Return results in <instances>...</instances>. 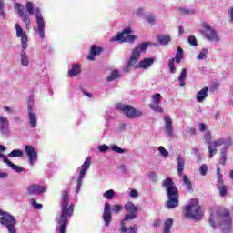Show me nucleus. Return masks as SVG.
<instances>
[{
    "label": "nucleus",
    "instance_id": "f257e3e1",
    "mask_svg": "<svg viewBox=\"0 0 233 233\" xmlns=\"http://www.w3.org/2000/svg\"><path fill=\"white\" fill-rule=\"evenodd\" d=\"M62 213L56 218V223L59 225V233H65L66 225H68V218L74 214V204H70V196L68 191L62 192Z\"/></svg>",
    "mask_w": 233,
    "mask_h": 233
},
{
    "label": "nucleus",
    "instance_id": "f03ea898",
    "mask_svg": "<svg viewBox=\"0 0 233 233\" xmlns=\"http://www.w3.org/2000/svg\"><path fill=\"white\" fill-rule=\"evenodd\" d=\"M209 225L216 228L217 225L220 226L223 233H229L232 230V218L227 209H219L215 216L209 218Z\"/></svg>",
    "mask_w": 233,
    "mask_h": 233
},
{
    "label": "nucleus",
    "instance_id": "7ed1b4c3",
    "mask_svg": "<svg viewBox=\"0 0 233 233\" xmlns=\"http://www.w3.org/2000/svg\"><path fill=\"white\" fill-rule=\"evenodd\" d=\"M162 187L166 188L167 192L168 200L167 202V207L168 208H176L179 206V195L177 194V187L172 181V178H167L163 181Z\"/></svg>",
    "mask_w": 233,
    "mask_h": 233
},
{
    "label": "nucleus",
    "instance_id": "20e7f679",
    "mask_svg": "<svg viewBox=\"0 0 233 233\" xmlns=\"http://www.w3.org/2000/svg\"><path fill=\"white\" fill-rule=\"evenodd\" d=\"M184 216L189 219L197 220L203 218V210H201V207L198 204V198L191 199L189 205L185 207Z\"/></svg>",
    "mask_w": 233,
    "mask_h": 233
},
{
    "label": "nucleus",
    "instance_id": "39448f33",
    "mask_svg": "<svg viewBox=\"0 0 233 233\" xmlns=\"http://www.w3.org/2000/svg\"><path fill=\"white\" fill-rule=\"evenodd\" d=\"M218 147H224V148L221 151V159L220 163L221 165H225L227 161V154L225 153L227 150V142H225V139L220 138L217 141L210 142L208 146V152H209V157L212 158L216 154H218Z\"/></svg>",
    "mask_w": 233,
    "mask_h": 233
},
{
    "label": "nucleus",
    "instance_id": "423d86ee",
    "mask_svg": "<svg viewBox=\"0 0 233 233\" xmlns=\"http://www.w3.org/2000/svg\"><path fill=\"white\" fill-rule=\"evenodd\" d=\"M124 208L127 212V214L125 215V218L123 220H121L120 225H121V232L127 233V228L125 227V221H130L137 218V207H136L132 202H127L124 206Z\"/></svg>",
    "mask_w": 233,
    "mask_h": 233
},
{
    "label": "nucleus",
    "instance_id": "0eeeda50",
    "mask_svg": "<svg viewBox=\"0 0 233 233\" xmlns=\"http://www.w3.org/2000/svg\"><path fill=\"white\" fill-rule=\"evenodd\" d=\"M148 45L149 43H142L137 45V46L133 50L130 60L127 67L124 68V72H129L128 68L134 66V65L139 61V57H141V52H145V50L148 48Z\"/></svg>",
    "mask_w": 233,
    "mask_h": 233
},
{
    "label": "nucleus",
    "instance_id": "6e6552de",
    "mask_svg": "<svg viewBox=\"0 0 233 233\" xmlns=\"http://www.w3.org/2000/svg\"><path fill=\"white\" fill-rule=\"evenodd\" d=\"M130 34H132V28L127 27L122 33H118L116 36L112 37L110 43H114V41H120V43H134V41L137 39V36Z\"/></svg>",
    "mask_w": 233,
    "mask_h": 233
},
{
    "label": "nucleus",
    "instance_id": "1a4fd4ad",
    "mask_svg": "<svg viewBox=\"0 0 233 233\" xmlns=\"http://www.w3.org/2000/svg\"><path fill=\"white\" fill-rule=\"evenodd\" d=\"M117 108L123 112L127 117H129V119H135V117H141V116H143V112L137 111L127 105L118 104Z\"/></svg>",
    "mask_w": 233,
    "mask_h": 233
},
{
    "label": "nucleus",
    "instance_id": "9d476101",
    "mask_svg": "<svg viewBox=\"0 0 233 233\" xmlns=\"http://www.w3.org/2000/svg\"><path fill=\"white\" fill-rule=\"evenodd\" d=\"M0 223L1 225L7 227L9 233H17V230H15V224L17 222L15 221V218H14L12 215H4L2 218H0Z\"/></svg>",
    "mask_w": 233,
    "mask_h": 233
},
{
    "label": "nucleus",
    "instance_id": "9b49d317",
    "mask_svg": "<svg viewBox=\"0 0 233 233\" xmlns=\"http://www.w3.org/2000/svg\"><path fill=\"white\" fill-rule=\"evenodd\" d=\"M202 26L204 28L202 35L206 37V39H208V41H215L216 43L219 41V35H218V33L216 30H214V28H212V26H210V25L203 23Z\"/></svg>",
    "mask_w": 233,
    "mask_h": 233
},
{
    "label": "nucleus",
    "instance_id": "f8f14e48",
    "mask_svg": "<svg viewBox=\"0 0 233 233\" xmlns=\"http://www.w3.org/2000/svg\"><path fill=\"white\" fill-rule=\"evenodd\" d=\"M91 164H92V158L87 157L81 167L82 169L80 170V177L77 180L76 194L79 192V190H81V185H83V179L85 178L86 170L90 168Z\"/></svg>",
    "mask_w": 233,
    "mask_h": 233
},
{
    "label": "nucleus",
    "instance_id": "ddd939ff",
    "mask_svg": "<svg viewBox=\"0 0 233 233\" xmlns=\"http://www.w3.org/2000/svg\"><path fill=\"white\" fill-rule=\"evenodd\" d=\"M15 28L16 30V37H21L22 48L26 50L28 48V35H26V33L23 31V27H21L19 24H15Z\"/></svg>",
    "mask_w": 233,
    "mask_h": 233
},
{
    "label": "nucleus",
    "instance_id": "4468645a",
    "mask_svg": "<svg viewBox=\"0 0 233 233\" xmlns=\"http://www.w3.org/2000/svg\"><path fill=\"white\" fill-rule=\"evenodd\" d=\"M181 59H183V48L177 47L175 58L170 59L168 63L171 74H176V66L174 65L175 63H181Z\"/></svg>",
    "mask_w": 233,
    "mask_h": 233
},
{
    "label": "nucleus",
    "instance_id": "2eb2a0df",
    "mask_svg": "<svg viewBox=\"0 0 233 233\" xmlns=\"http://www.w3.org/2000/svg\"><path fill=\"white\" fill-rule=\"evenodd\" d=\"M15 8L17 11V14L19 17L24 21L26 30H30V16L27 13L25 14V6L21 4H15Z\"/></svg>",
    "mask_w": 233,
    "mask_h": 233
},
{
    "label": "nucleus",
    "instance_id": "dca6fc26",
    "mask_svg": "<svg viewBox=\"0 0 233 233\" xmlns=\"http://www.w3.org/2000/svg\"><path fill=\"white\" fill-rule=\"evenodd\" d=\"M36 12V24H37V32L41 39H45V19L39 11V8L35 9Z\"/></svg>",
    "mask_w": 233,
    "mask_h": 233
},
{
    "label": "nucleus",
    "instance_id": "f3484780",
    "mask_svg": "<svg viewBox=\"0 0 233 233\" xmlns=\"http://www.w3.org/2000/svg\"><path fill=\"white\" fill-rule=\"evenodd\" d=\"M153 103L149 105L150 109L154 110V112H158L160 114H163V107L159 106L161 104V94L157 93L152 96Z\"/></svg>",
    "mask_w": 233,
    "mask_h": 233
},
{
    "label": "nucleus",
    "instance_id": "a211bd4d",
    "mask_svg": "<svg viewBox=\"0 0 233 233\" xmlns=\"http://www.w3.org/2000/svg\"><path fill=\"white\" fill-rule=\"evenodd\" d=\"M25 152L29 158V165L34 167V164L37 161V151H35V148L32 146H25Z\"/></svg>",
    "mask_w": 233,
    "mask_h": 233
},
{
    "label": "nucleus",
    "instance_id": "6ab92c4d",
    "mask_svg": "<svg viewBox=\"0 0 233 233\" xmlns=\"http://www.w3.org/2000/svg\"><path fill=\"white\" fill-rule=\"evenodd\" d=\"M103 219L106 227H108L112 221V211H110V204L108 202H106L104 205Z\"/></svg>",
    "mask_w": 233,
    "mask_h": 233
},
{
    "label": "nucleus",
    "instance_id": "aec40b11",
    "mask_svg": "<svg viewBox=\"0 0 233 233\" xmlns=\"http://www.w3.org/2000/svg\"><path fill=\"white\" fill-rule=\"evenodd\" d=\"M164 122L166 134L168 137H172L174 136V127L172 126V118L170 116H164Z\"/></svg>",
    "mask_w": 233,
    "mask_h": 233
},
{
    "label": "nucleus",
    "instance_id": "412c9836",
    "mask_svg": "<svg viewBox=\"0 0 233 233\" xmlns=\"http://www.w3.org/2000/svg\"><path fill=\"white\" fill-rule=\"evenodd\" d=\"M0 158H2L3 162L6 163L7 167H10L12 170H15L18 174H21V172H23V167L9 161L6 155L0 154Z\"/></svg>",
    "mask_w": 233,
    "mask_h": 233
},
{
    "label": "nucleus",
    "instance_id": "4be33fe9",
    "mask_svg": "<svg viewBox=\"0 0 233 233\" xmlns=\"http://www.w3.org/2000/svg\"><path fill=\"white\" fill-rule=\"evenodd\" d=\"M46 188L35 184H33L27 187V192L30 195L43 194V192H46Z\"/></svg>",
    "mask_w": 233,
    "mask_h": 233
},
{
    "label": "nucleus",
    "instance_id": "5701e85b",
    "mask_svg": "<svg viewBox=\"0 0 233 233\" xmlns=\"http://www.w3.org/2000/svg\"><path fill=\"white\" fill-rule=\"evenodd\" d=\"M154 61H156V58H144L139 62L138 66H135V68H144L147 70V68H150V66L154 65Z\"/></svg>",
    "mask_w": 233,
    "mask_h": 233
},
{
    "label": "nucleus",
    "instance_id": "b1692460",
    "mask_svg": "<svg viewBox=\"0 0 233 233\" xmlns=\"http://www.w3.org/2000/svg\"><path fill=\"white\" fill-rule=\"evenodd\" d=\"M218 188L219 189L220 196L225 197L227 196V187L223 185V176L221 175L219 169H218Z\"/></svg>",
    "mask_w": 233,
    "mask_h": 233
},
{
    "label": "nucleus",
    "instance_id": "393cba45",
    "mask_svg": "<svg viewBox=\"0 0 233 233\" xmlns=\"http://www.w3.org/2000/svg\"><path fill=\"white\" fill-rule=\"evenodd\" d=\"M28 112H29V123L32 127V128H35L37 125V116H35V113H34V110L32 109V104H28Z\"/></svg>",
    "mask_w": 233,
    "mask_h": 233
},
{
    "label": "nucleus",
    "instance_id": "a878e982",
    "mask_svg": "<svg viewBox=\"0 0 233 233\" xmlns=\"http://www.w3.org/2000/svg\"><path fill=\"white\" fill-rule=\"evenodd\" d=\"M8 127H10V122L6 116L0 117V130L2 134H7Z\"/></svg>",
    "mask_w": 233,
    "mask_h": 233
},
{
    "label": "nucleus",
    "instance_id": "bb28decb",
    "mask_svg": "<svg viewBox=\"0 0 233 233\" xmlns=\"http://www.w3.org/2000/svg\"><path fill=\"white\" fill-rule=\"evenodd\" d=\"M196 97L198 103H203V101L208 97V87H203L200 91L198 92Z\"/></svg>",
    "mask_w": 233,
    "mask_h": 233
},
{
    "label": "nucleus",
    "instance_id": "cd10ccee",
    "mask_svg": "<svg viewBox=\"0 0 233 233\" xmlns=\"http://www.w3.org/2000/svg\"><path fill=\"white\" fill-rule=\"evenodd\" d=\"M177 174L178 176L181 177L183 176V170H185V158L183 157V156L178 155L177 157Z\"/></svg>",
    "mask_w": 233,
    "mask_h": 233
},
{
    "label": "nucleus",
    "instance_id": "c85d7f7f",
    "mask_svg": "<svg viewBox=\"0 0 233 233\" xmlns=\"http://www.w3.org/2000/svg\"><path fill=\"white\" fill-rule=\"evenodd\" d=\"M81 74V66L79 64H74L71 69L68 70V77H76Z\"/></svg>",
    "mask_w": 233,
    "mask_h": 233
},
{
    "label": "nucleus",
    "instance_id": "c756f323",
    "mask_svg": "<svg viewBox=\"0 0 233 233\" xmlns=\"http://www.w3.org/2000/svg\"><path fill=\"white\" fill-rule=\"evenodd\" d=\"M101 54V47H97L96 46H93L91 47L90 55L87 56L88 61H94L95 56H99Z\"/></svg>",
    "mask_w": 233,
    "mask_h": 233
},
{
    "label": "nucleus",
    "instance_id": "7c9ffc66",
    "mask_svg": "<svg viewBox=\"0 0 233 233\" xmlns=\"http://www.w3.org/2000/svg\"><path fill=\"white\" fill-rule=\"evenodd\" d=\"M26 49L22 48L20 53V59L23 66H28L30 60L28 59V55L25 52Z\"/></svg>",
    "mask_w": 233,
    "mask_h": 233
},
{
    "label": "nucleus",
    "instance_id": "2f4dec72",
    "mask_svg": "<svg viewBox=\"0 0 233 233\" xmlns=\"http://www.w3.org/2000/svg\"><path fill=\"white\" fill-rule=\"evenodd\" d=\"M170 35H160L157 36V41L160 45H168L170 43Z\"/></svg>",
    "mask_w": 233,
    "mask_h": 233
},
{
    "label": "nucleus",
    "instance_id": "473e14b6",
    "mask_svg": "<svg viewBox=\"0 0 233 233\" xmlns=\"http://www.w3.org/2000/svg\"><path fill=\"white\" fill-rule=\"evenodd\" d=\"M174 223V220L172 218H167L164 222V230L163 233H170V229L172 228V225Z\"/></svg>",
    "mask_w": 233,
    "mask_h": 233
},
{
    "label": "nucleus",
    "instance_id": "72a5a7b5",
    "mask_svg": "<svg viewBox=\"0 0 233 233\" xmlns=\"http://www.w3.org/2000/svg\"><path fill=\"white\" fill-rule=\"evenodd\" d=\"M185 79H187V68H182L180 76L178 77V81L180 83V86H185Z\"/></svg>",
    "mask_w": 233,
    "mask_h": 233
},
{
    "label": "nucleus",
    "instance_id": "f704fd0d",
    "mask_svg": "<svg viewBox=\"0 0 233 233\" xmlns=\"http://www.w3.org/2000/svg\"><path fill=\"white\" fill-rule=\"evenodd\" d=\"M183 183L186 185L187 190L188 192H192V183L190 182V179L186 175L183 177Z\"/></svg>",
    "mask_w": 233,
    "mask_h": 233
},
{
    "label": "nucleus",
    "instance_id": "c9c22d12",
    "mask_svg": "<svg viewBox=\"0 0 233 233\" xmlns=\"http://www.w3.org/2000/svg\"><path fill=\"white\" fill-rule=\"evenodd\" d=\"M117 77H119V71L113 70L111 75L107 76V81H115V79H117Z\"/></svg>",
    "mask_w": 233,
    "mask_h": 233
},
{
    "label": "nucleus",
    "instance_id": "e433bc0d",
    "mask_svg": "<svg viewBox=\"0 0 233 233\" xmlns=\"http://www.w3.org/2000/svg\"><path fill=\"white\" fill-rule=\"evenodd\" d=\"M9 157H21L23 156V151L19 149H15L11 153H9Z\"/></svg>",
    "mask_w": 233,
    "mask_h": 233
},
{
    "label": "nucleus",
    "instance_id": "4c0bfd02",
    "mask_svg": "<svg viewBox=\"0 0 233 233\" xmlns=\"http://www.w3.org/2000/svg\"><path fill=\"white\" fill-rule=\"evenodd\" d=\"M111 150H113V152H116L117 154H125V152H127V149H123L119 147L117 145H112Z\"/></svg>",
    "mask_w": 233,
    "mask_h": 233
},
{
    "label": "nucleus",
    "instance_id": "58836bf2",
    "mask_svg": "<svg viewBox=\"0 0 233 233\" xmlns=\"http://www.w3.org/2000/svg\"><path fill=\"white\" fill-rule=\"evenodd\" d=\"M208 56V49H202L198 56V61H202Z\"/></svg>",
    "mask_w": 233,
    "mask_h": 233
},
{
    "label": "nucleus",
    "instance_id": "ea45409f",
    "mask_svg": "<svg viewBox=\"0 0 233 233\" xmlns=\"http://www.w3.org/2000/svg\"><path fill=\"white\" fill-rule=\"evenodd\" d=\"M31 205L35 208L36 210H41L43 208V204H38L35 198L31 199Z\"/></svg>",
    "mask_w": 233,
    "mask_h": 233
},
{
    "label": "nucleus",
    "instance_id": "a19ab883",
    "mask_svg": "<svg viewBox=\"0 0 233 233\" xmlns=\"http://www.w3.org/2000/svg\"><path fill=\"white\" fill-rule=\"evenodd\" d=\"M114 194H115L114 190L109 189V190L106 191L103 194V196H104L105 199H112L114 198Z\"/></svg>",
    "mask_w": 233,
    "mask_h": 233
},
{
    "label": "nucleus",
    "instance_id": "79ce46f5",
    "mask_svg": "<svg viewBox=\"0 0 233 233\" xmlns=\"http://www.w3.org/2000/svg\"><path fill=\"white\" fill-rule=\"evenodd\" d=\"M26 10L29 14V15H32L34 14V3L27 2L25 5Z\"/></svg>",
    "mask_w": 233,
    "mask_h": 233
},
{
    "label": "nucleus",
    "instance_id": "37998d69",
    "mask_svg": "<svg viewBox=\"0 0 233 233\" xmlns=\"http://www.w3.org/2000/svg\"><path fill=\"white\" fill-rule=\"evenodd\" d=\"M207 172H208V167L204 164L199 167V173L201 176H207Z\"/></svg>",
    "mask_w": 233,
    "mask_h": 233
},
{
    "label": "nucleus",
    "instance_id": "c03bdc74",
    "mask_svg": "<svg viewBox=\"0 0 233 233\" xmlns=\"http://www.w3.org/2000/svg\"><path fill=\"white\" fill-rule=\"evenodd\" d=\"M188 43L192 46H198V40L196 39V36H194V35H190L188 37Z\"/></svg>",
    "mask_w": 233,
    "mask_h": 233
},
{
    "label": "nucleus",
    "instance_id": "a18cd8bd",
    "mask_svg": "<svg viewBox=\"0 0 233 233\" xmlns=\"http://www.w3.org/2000/svg\"><path fill=\"white\" fill-rule=\"evenodd\" d=\"M158 151L163 157H168V151H167V149H165L162 146L158 147Z\"/></svg>",
    "mask_w": 233,
    "mask_h": 233
},
{
    "label": "nucleus",
    "instance_id": "49530a36",
    "mask_svg": "<svg viewBox=\"0 0 233 233\" xmlns=\"http://www.w3.org/2000/svg\"><path fill=\"white\" fill-rule=\"evenodd\" d=\"M121 210H123L122 205H115L112 209V211L115 212L116 214H117L118 212H121Z\"/></svg>",
    "mask_w": 233,
    "mask_h": 233
},
{
    "label": "nucleus",
    "instance_id": "de8ad7c7",
    "mask_svg": "<svg viewBox=\"0 0 233 233\" xmlns=\"http://www.w3.org/2000/svg\"><path fill=\"white\" fill-rule=\"evenodd\" d=\"M127 233H137V225L131 226L129 229H127Z\"/></svg>",
    "mask_w": 233,
    "mask_h": 233
},
{
    "label": "nucleus",
    "instance_id": "09e8293b",
    "mask_svg": "<svg viewBox=\"0 0 233 233\" xmlns=\"http://www.w3.org/2000/svg\"><path fill=\"white\" fill-rule=\"evenodd\" d=\"M147 21L150 25H155V23H156V19H154V16L152 15H149L147 16Z\"/></svg>",
    "mask_w": 233,
    "mask_h": 233
},
{
    "label": "nucleus",
    "instance_id": "8fccbe9b",
    "mask_svg": "<svg viewBox=\"0 0 233 233\" xmlns=\"http://www.w3.org/2000/svg\"><path fill=\"white\" fill-rule=\"evenodd\" d=\"M204 137H205L207 143H209V141H212V136L208 132L205 134Z\"/></svg>",
    "mask_w": 233,
    "mask_h": 233
},
{
    "label": "nucleus",
    "instance_id": "3c124183",
    "mask_svg": "<svg viewBox=\"0 0 233 233\" xmlns=\"http://www.w3.org/2000/svg\"><path fill=\"white\" fill-rule=\"evenodd\" d=\"M5 9V3L3 2V0H0V15H3V14H5V12L3 11Z\"/></svg>",
    "mask_w": 233,
    "mask_h": 233
},
{
    "label": "nucleus",
    "instance_id": "603ef678",
    "mask_svg": "<svg viewBox=\"0 0 233 233\" xmlns=\"http://www.w3.org/2000/svg\"><path fill=\"white\" fill-rule=\"evenodd\" d=\"M98 148H99L100 152H106V150H108V146L101 145V146H99Z\"/></svg>",
    "mask_w": 233,
    "mask_h": 233
},
{
    "label": "nucleus",
    "instance_id": "864d4df0",
    "mask_svg": "<svg viewBox=\"0 0 233 233\" xmlns=\"http://www.w3.org/2000/svg\"><path fill=\"white\" fill-rule=\"evenodd\" d=\"M199 130H201V132H205V130H207V125H205L204 123H200Z\"/></svg>",
    "mask_w": 233,
    "mask_h": 233
},
{
    "label": "nucleus",
    "instance_id": "5fc2aeb1",
    "mask_svg": "<svg viewBox=\"0 0 233 233\" xmlns=\"http://www.w3.org/2000/svg\"><path fill=\"white\" fill-rule=\"evenodd\" d=\"M130 196L132 198H137L138 193H137V191L136 189H132L131 192H130Z\"/></svg>",
    "mask_w": 233,
    "mask_h": 233
},
{
    "label": "nucleus",
    "instance_id": "6e6d98bb",
    "mask_svg": "<svg viewBox=\"0 0 233 233\" xmlns=\"http://www.w3.org/2000/svg\"><path fill=\"white\" fill-rule=\"evenodd\" d=\"M180 12L181 14H190V10H188L187 8H180Z\"/></svg>",
    "mask_w": 233,
    "mask_h": 233
},
{
    "label": "nucleus",
    "instance_id": "4d7b16f0",
    "mask_svg": "<svg viewBox=\"0 0 233 233\" xmlns=\"http://www.w3.org/2000/svg\"><path fill=\"white\" fill-rule=\"evenodd\" d=\"M5 177H8V173H0V178L5 179Z\"/></svg>",
    "mask_w": 233,
    "mask_h": 233
},
{
    "label": "nucleus",
    "instance_id": "13d9d810",
    "mask_svg": "<svg viewBox=\"0 0 233 233\" xmlns=\"http://www.w3.org/2000/svg\"><path fill=\"white\" fill-rule=\"evenodd\" d=\"M187 132L189 134H191V136H192V135L196 134V129H194V127H190V128L187 129Z\"/></svg>",
    "mask_w": 233,
    "mask_h": 233
},
{
    "label": "nucleus",
    "instance_id": "bf43d9fd",
    "mask_svg": "<svg viewBox=\"0 0 233 233\" xmlns=\"http://www.w3.org/2000/svg\"><path fill=\"white\" fill-rule=\"evenodd\" d=\"M228 14H229L230 19H231V21H232V23H233V7H231V8L229 9Z\"/></svg>",
    "mask_w": 233,
    "mask_h": 233
},
{
    "label": "nucleus",
    "instance_id": "052dcab7",
    "mask_svg": "<svg viewBox=\"0 0 233 233\" xmlns=\"http://www.w3.org/2000/svg\"><path fill=\"white\" fill-rule=\"evenodd\" d=\"M84 96H87V97H92V94L86 92L85 89L82 90Z\"/></svg>",
    "mask_w": 233,
    "mask_h": 233
},
{
    "label": "nucleus",
    "instance_id": "680f3d73",
    "mask_svg": "<svg viewBox=\"0 0 233 233\" xmlns=\"http://www.w3.org/2000/svg\"><path fill=\"white\" fill-rule=\"evenodd\" d=\"M137 15H143V9H138L137 11Z\"/></svg>",
    "mask_w": 233,
    "mask_h": 233
},
{
    "label": "nucleus",
    "instance_id": "e2e57ef3",
    "mask_svg": "<svg viewBox=\"0 0 233 233\" xmlns=\"http://www.w3.org/2000/svg\"><path fill=\"white\" fill-rule=\"evenodd\" d=\"M4 110H5V112H12V109L7 106H4Z\"/></svg>",
    "mask_w": 233,
    "mask_h": 233
},
{
    "label": "nucleus",
    "instance_id": "0e129e2a",
    "mask_svg": "<svg viewBox=\"0 0 233 233\" xmlns=\"http://www.w3.org/2000/svg\"><path fill=\"white\" fill-rule=\"evenodd\" d=\"M6 150V147L0 145V152H5Z\"/></svg>",
    "mask_w": 233,
    "mask_h": 233
},
{
    "label": "nucleus",
    "instance_id": "69168bd1",
    "mask_svg": "<svg viewBox=\"0 0 233 233\" xmlns=\"http://www.w3.org/2000/svg\"><path fill=\"white\" fill-rule=\"evenodd\" d=\"M178 32H179V35H181L184 32H185V30L183 29V27H178Z\"/></svg>",
    "mask_w": 233,
    "mask_h": 233
},
{
    "label": "nucleus",
    "instance_id": "338daca9",
    "mask_svg": "<svg viewBox=\"0 0 233 233\" xmlns=\"http://www.w3.org/2000/svg\"><path fill=\"white\" fill-rule=\"evenodd\" d=\"M159 223H161L160 220H156L154 223L155 227H159Z\"/></svg>",
    "mask_w": 233,
    "mask_h": 233
},
{
    "label": "nucleus",
    "instance_id": "774afa93",
    "mask_svg": "<svg viewBox=\"0 0 233 233\" xmlns=\"http://www.w3.org/2000/svg\"><path fill=\"white\" fill-rule=\"evenodd\" d=\"M229 177L230 179H233V170L229 171Z\"/></svg>",
    "mask_w": 233,
    "mask_h": 233
}]
</instances>
